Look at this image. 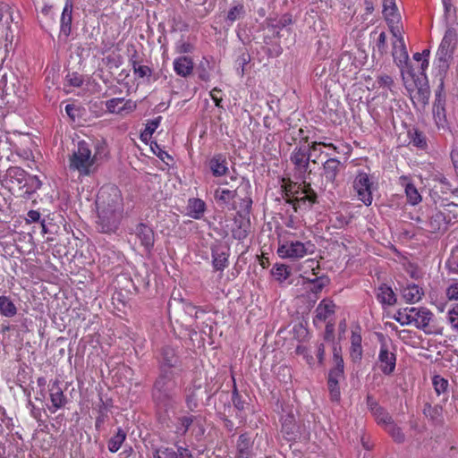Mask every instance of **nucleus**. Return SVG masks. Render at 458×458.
Masks as SVG:
<instances>
[{
	"label": "nucleus",
	"mask_w": 458,
	"mask_h": 458,
	"mask_svg": "<svg viewBox=\"0 0 458 458\" xmlns=\"http://www.w3.org/2000/svg\"><path fill=\"white\" fill-rule=\"evenodd\" d=\"M232 402L233 403L234 408L239 411V416L242 417V412L245 411L249 403H246L244 399H242L235 385L233 390Z\"/></svg>",
	"instance_id": "44"
},
{
	"label": "nucleus",
	"mask_w": 458,
	"mask_h": 458,
	"mask_svg": "<svg viewBox=\"0 0 458 458\" xmlns=\"http://www.w3.org/2000/svg\"><path fill=\"white\" fill-rule=\"evenodd\" d=\"M107 418H108V415H107L106 407L104 402L101 400V404L99 405V409H98V415L96 418V422H95V428L98 431H100L102 426L104 425V423L106 422Z\"/></svg>",
	"instance_id": "52"
},
{
	"label": "nucleus",
	"mask_w": 458,
	"mask_h": 458,
	"mask_svg": "<svg viewBox=\"0 0 458 458\" xmlns=\"http://www.w3.org/2000/svg\"><path fill=\"white\" fill-rule=\"evenodd\" d=\"M245 14V9L243 4H238L237 5L232 7L227 13L226 22L228 25H232L235 21L243 18Z\"/></svg>",
	"instance_id": "39"
},
{
	"label": "nucleus",
	"mask_w": 458,
	"mask_h": 458,
	"mask_svg": "<svg viewBox=\"0 0 458 458\" xmlns=\"http://www.w3.org/2000/svg\"><path fill=\"white\" fill-rule=\"evenodd\" d=\"M312 155L310 153V148H309V144L307 142L300 143L292 152L290 159L291 162L294 165V169L301 175H303L306 173L310 174V162L317 163L316 159H312Z\"/></svg>",
	"instance_id": "6"
},
{
	"label": "nucleus",
	"mask_w": 458,
	"mask_h": 458,
	"mask_svg": "<svg viewBox=\"0 0 458 458\" xmlns=\"http://www.w3.org/2000/svg\"><path fill=\"white\" fill-rule=\"evenodd\" d=\"M124 102L123 98H114L106 102V107L109 113L120 114L121 104Z\"/></svg>",
	"instance_id": "56"
},
{
	"label": "nucleus",
	"mask_w": 458,
	"mask_h": 458,
	"mask_svg": "<svg viewBox=\"0 0 458 458\" xmlns=\"http://www.w3.org/2000/svg\"><path fill=\"white\" fill-rule=\"evenodd\" d=\"M252 443L247 434H242L237 442L235 458H252Z\"/></svg>",
	"instance_id": "26"
},
{
	"label": "nucleus",
	"mask_w": 458,
	"mask_h": 458,
	"mask_svg": "<svg viewBox=\"0 0 458 458\" xmlns=\"http://www.w3.org/2000/svg\"><path fill=\"white\" fill-rule=\"evenodd\" d=\"M380 362V369L386 375H390L395 369V354L390 352L385 343L381 344V348L378 355Z\"/></svg>",
	"instance_id": "14"
},
{
	"label": "nucleus",
	"mask_w": 458,
	"mask_h": 458,
	"mask_svg": "<svg viewBox=\"0 0 458 458\" xmlns=\"http://www.w3.org/2000/svg\"><path fill=\"white\" fill-rule=\"evenodd\" d=\"M377 298L383 305L393 306L396 303V296L390 286L382 284L377 288Z\"/></svg>",
	"instance_id": "27"
},
{
	"label": "nucleus",
	"mask_w": 458,
	"mask_h": 458,
	"mask_svg": "<svg viewBox=\"0 0 458 458\" xmlns=\"http://www.w3.org/2000/svg\"><path fill=\"white\" fill-rule=\"evenodd\" d=\"M42 185L41 181L36 175H30L28 174L26 181L22 186L25 189V194L28 196L34 193L37 190H38Z\"/></svg>",
	"instance_id": "37"
},
{
	"label": "nucleus",
	"mask_w": 458,
	"mask_h": 458,
	"mask_svg": "<svg viewBox=\"0 0 458 458\" xmlns=\"http://www.w3.org/2000/svg\"><path fill=\"white\" fill-rule=\"evenodd\" d=\"M96 158V155L91 154L89 144L81 140L78 142L77 149L69 157V169L78 171L80 175H89Z\"/></svg>",
	"instance_id": "3"
},
{
	"label": "nucleus",
	"mask_w": 458,
	"mask_h": 458,
	"mask_svg": "<svg viewBox=\"0 0 458 458\" xmlns=\"http://www.w3.org/2000/svg\"><path fill=\"white\" fill-rule=\"evenodd\" d=\"M443 408L441 405L432 406L430 403H426L423 408V414L429 418L432 421L439 422L442 420Z\"/></svg>",
	"instance_id": "36"
},
{
	"label": "nucleus",
	"mask_w": 458,
	"mask_h": 458,
	"mask_svg": "<svg viewBox=\"0 0 458 458\" xmlns=\"http://www.w3.org/2000/svg\"><path fill=\"white\" fill-rule=\"evenodd\" d=\"M405 194L407 200L411 205H417L421 201V196L412 183H407L405 186Z\"/></svg>",
	"instance_id": "41"
},
{
	"label": "nucleus",
	"mask_w": 458,
	"mask_h": 458,
	"mask_svg": "<svg viewBox=\"0 0 458 458\" xmlns=\"http://www.w3.org/2000/svg\"><path fill=\"white\" fill-rule=\"evenodd\" d=\"M209 169L216 177L225 175L228 171L226 157L223 154H216L208 162Z\"/></svg>",
	"instance_id": "22"
},
{
	"label": "nucleus",
	"mask_w": 458,
	"mask_h": 458,
	"mask_svg": "<svg viewBox=\"0 0 458 458\" xmlns=\"http://www.w3.org/2000/svg\"><path fill=\"white\" fill-rule=\"evenodd\" d=\"M293 23V15L291 13H284L282 17L276 21V23H271L268 25L274 31L279 33V30L285 28L286 26Z\"/></svg>",
	"instance_id": "47"
},
{
	"label": "nucleus",
	"mask_w": 458,
	"mask_h": 458,
	"mask_svg": "<svg viewBox=\"0 0 458 458\" xmlns=\"http://www.w3.org/2000/svg\"><path fill=\"white\" fill-rule=\"evenodd\" d=\"M451 326L458 331V304H455L448 312Z\"/></svg>",
	"instance_id": "64"
},
{
	"label": "nucleus",
	"mask_w": 458,
	"mask_h": 458,
	"mask_svg": "<svg viewBox=\"0 0 458 458\" xmlns=\"http://www.w3.org/2000/svg\"><path fill=\"white\" fill-rule=\"evenodd\" d=\"M206 209L205 202L200 199H190L188 203V215L194 219L202 217Z\"/></svg>",
	"instance_id": "31"
},
{
	"label": "nucleus",
	"mask_w": 458,
	"mask_h": 458,
	"mask_svg": "<svg viewBox=\"0 0 458 458\" xmlns=\"http://www.w3.org/2000/svg\"><path fill=\"white\" fill-rule=\"evenodd\" d=\"M413 80L417 88V92L414 95L413 99H415L422 107H425L428 104L430 98V89L427 77L423 79H415L414 77Z\"/></svg>",
	"instance_id": "18"
},
{
	"label": "nucleus",
	"mask_w": 458,
	"mask_h": 458,
	"mask_svg": "<svg viewBox=\"0 0 458 458\" xmlns=\"http://www.w3.org/2000/svg\"><path fill=\"white\" fill-rule=\"evenodd\" d=\"M200 388H201L200 385H199V386L193 385L191 387H190L187 390L185 403H186L187 408L191 411H194L198 407L199 398H198L197 392L199 391Z\"/></svg>",
	"instance_id": "35"
},
{
	"label": "nucleus",
	"mask_w": 458,
	"mask_h": 458,
	"mask_svg": "<svg viewBox=\"0 0 458 458\" xmlns=\"http://www.w3.org/2000/svg\"><path fill=\"white\" fill-rule=\"evenodd\" d=\"M372 415L374 416L377 424H380L385 428L394 421L391 415L383 407L378 409V411H374Z\"/></svg>",
	"instance_id": "46"
},
{
	"label": "nucleus",
	"mask_w": 458,
	"mask_h": 458,
	"mask_svg": "<svg viewBox=\"0 0 458 458\" xmlns=\"http://www.w3.org/2000/svg\"><path fill=\"white\" fill-rule=\"evenodd\" d=\"M330 280L327 276H318L314 278V284L311 286L310 291L314 293H320L322 289L329 284Z\"/></svg>",
	"instance_id": "57"
},
{
	"label": "nucleus",
	"mask_w": 458,
	"mask_h": 458,
	"mask_svg": "<svg viewBox=\"0 0 458 458\" xmlns=\"http://www.w3.org/2000/svg\"><path fill=\"white\" fill-rule=\"evenodd\" d=\"M282 432L284 434L287 440L295 439L298 433V428L295 424L293 415H286L282 422Z\"/></svg>",
	"instance_id": "29"
},
{
	"label": "nucleus",
	"mask_w": 458,
	"mask_h": 458,
	"mask_svg": "<svg viewBox=\"0 0 458 458\" xmlns=\"http://www.w3.org/2000/svg\"><path fill=\"white\" fill-rule=\"evenodd\" d=\"M98 226L101 233H114L122 219L123 204L119 189L114 185L100 188L96 199Z\"/></svg>",
	"instance_id": "1"
},
{
	"label": "nucleus",
	"mask_w": 458,
	"mask_h": 458,
	"mask_svg": "<svg viewBox=\"0 0 458 458\" xmlns=\"http://www.w3.org/2000/svg\"><path fill=\"white\" fill-rule=\"evenodd\" d=\"M155 458H193V456L191 451L184 447H178L176 450L165 447L157 450Z\"/></svg>",
	"instance_id": "24"
},
{
	"label": "nucleus",
	"mask_w": 458,
	"mask_h": 458,
	"mask_svg": "<svg viewBox=\"0 0 458 458\" xmlns=\"http://www.w3.org/2000/svg\"><path fill=\"white\" fill-rule=\"evenodd\" d=\"M252 207V199L250 197H245L242 199L240 203V210L237 211L238 214L250 216Z\"/></svg>",
	"instance_id": "59"
},
{
	"label": "nucleus",
	"mask_w": 458,
	"mask_h": 458,
	"mask_svg": "<svg viewBox=\"0 0 458 458\" xmlns=\"http://www.w3.org/2000/svg\"><path fill=\"white\" fill-rule=\"evenodd\" d=\"M333 360L335 367H344V360L342 357L341 346L334 344L333 346Z\"/></svg>",
	"instance_id": "62"
},
{
	"label": "nucleus",
	"mask_w": 458,
	"mask_h": 458,
	"mask_svg": "<svg viewBox=\"0 0 458 458\" xmlns=\"http://www.w3.org/2000/svg\"><path fill=\"white\" fill-rule=\"evenodd\" d=\"M385 429L388 432V434L394 438V440L397 443H403L405 439V436L403 433L402 429L397 427L393 421Z\"/></svg>",
	"instance_id": "48"
},
{
	"label": "nucleus",
	"mask_w": 458,
	"mask_h": 458,
	"mask_svg": "<svg viewBox=\"0 0 458 458\" xmlns=\"http://www.w3.org/2000/svg\"><path fill=\"white\" fill-rule=\"evenodd\" d=\"M251 57L249 52L243 51L237 58L236 64L238 65V73L243 76L246 71L247 64L250 62Z\"/></svg>",
	"instance_id": "49"
},
{
	"label": "nucleus",
	"mask_w": 458,
	"mask_h": 458,
	"mask_svg": "<svg viewBox=\"0 0 458 458\" xmlns=\"http://www.w3.org/2000/svg\"><path fill=\"white\" fill-rule=\"evenodd\" d=\"M209 70H210V64L209 62L204 58L202 61H200L199 66H198V76L201 81H208L209 80Z\"/></svg>",
	"instance_id": "51"
},
{
	"label": "nucleus",
	"mask_w": 458,
	"mask_h": 458,
	"mask_svg": "<svg viewBox=\"0 0 458 458\" xmlns=\"http://www.w3.org/2000/svg\"><path fill=\"white\" fill-rule=\"evenodd\" d=\"M132 69L134 74L137 75L139 78L149 77L152 74V70L148 66L141 65L140 64H139Z\"/></svg>",
	"instance_id": "61"
},
{
	"label": "nucleus",
	"mask_w": 458,
	"mask_h": 458,
	"mask_svg": "<svg viewBox=\"0 0 458 458\" xmlns=\"http://www.w3.org/2000/svg\"><path fill=\"white\" fill-rule=\"evenodd\" d=\"M193 62L191 57L180 56L174 61V70L176 74L182 77H187L193 71Z\"/></svg>",
	"instance_id": "25"
},
{
	"label": "nucleus",
	"mask_w": 458,
	"mask_h": 458,
	"mask_svg": "<svg viewBox=\"0 0 458 458\" xmlns=\"http://www.w3.org/2000/svg\"><path fill=\"white\" fill-rule=\"evenodd\" d=\"M432 383L437 395H440L441 394H444L447 391L448 381L441 376H435L432 379Z\"/></svg>",
	"instance_id": "50"
},
{
	"label": "nucleus",
	"mask_w": 458,
	"mask_h": 458,
	"mask_svg": "<svg viewBox=\"0 0 458 458\" xmlns=\"http://www.w3.org/2000/svg\"><path fill=\"white\" fill-rule=\"evenodd\" d=\"M271 272L279 281L286 280L291 275L290 267L284 264H276Z\"/></svg>",
	"instance_id": "43"
},
{
	"label": "nucleus",
	"mask_w": 458,
	"mask_h": 458,
	"mask_svg": "<svg viewBox=\"0 0 458 458\" xmlns=\"http://www.w3.org/2000/svg\"><path fill=\"white\" fill-rule=\"evenodd\" d=\"M342 167L341 162L336 158H329L323 164V174L327 182L334 183Z\"/></svg>",
	"instance_id": "20"
},
{
	"label": "nucleus",
	"mask_w": 458,
	"mask_h": 458,
	"mask_svg": "<svg viewBox=\"0 0 458 458\" xmlns=\"http://www.w3.org/2000/svg\"><path fill=\"white\" fill-rule=\"evenodd\" d=\"M250 228V216L236 213L234 217V227L232 229V235L236 240L245 239Z\"/></svg>",
	"instance_id": "15"
},
{
	"label": "nucleus",
	"mask_w": 458,
	"mask_h": 458,
	"mask_svg": "<svg viewBox=\"0 0 458 458\" xmlns=\"http://www.w3.org/2000/svg\"><path fill=\"white\" fill-rule=\"evenodd\" d=\"M335 305L333 301L323 300L321 301L315 310L314 323L317 320L325 322L330 316L335 313Z\"/></svg>",
	"instance_id": "23"
},
{
	"label": "nucleus",
	"mask_w": 458,
	"mask_h": 458,
	"mask_svg": "<svg viewBox=\"0 0 458 458\" xmlns=\"http://www.w3.org/2000/svg\"><path fill=\"white\" fill-rule=\"evenodd\" d=\"M350 357L354 362L360 360L362 357L361 336L355 331L352 332Z\"/></svg>",
	"instance_id": "30"
},
{
	"label": "nucleus",
	"mask_w": 458,
	"mask_h": 458,
	"mask_svg": "<svg viewBox=\"0 0 458 458\" xmlns=\"http://www.w3.org/2000/svg\"><path fill=\"white\" fill-rule=\"evenodd\" d=\"M383 14L389 24L397 21L398 14L394 0L383 1Z\"/></svg>",
	"instance_id": "34"
},
{
	"label": "nucleus",
	"mask_w": 458,
	"mask_h": 458,
	"mask_svg": "<svg viewBox=\"0 0 458 458\" xmlns=\"http://www.w3.org/2000/svg\"><path fill=\"white\" fill-rule=\"evenodd\" d=\"M354 190L357 192L359 199L361 200L366 206L372 203L371 194V182L369 174L360 172L357 174L353 182Z\"/></svg>",
	"instance_id": "8"
},
{
	"label": "nucleus",
	"mask_w": 458,
	"mask_h": 458,
	"mask_svg": "<svg viewBox=\"0 0 458 458\" xmlns=\"http://www.w3.org/2000/svg\"><path fill=\"white\" fill-rule=\"evenodd\" d=\"M445 220V216L443 212L437 211L430 217V227L433 231L440 230L441 225Z\"/></svg>",
	"instance_id": "55"
},
{
	"label": "nucleus",
	"mask_w": 458,
	"mask_h": 458,
	"mask_svg": "<svg viewBox=\"0 0 458 458\" xmlns=\"http://www.w3.org/2000/svg\"><path fill=\"white\" fill-rule=\"evenodd\" d=\"M433 114L436 124L438 129L445 128V108H433Z\"/></svg>",
	"instance_id": "58"
},
{
	"label": "nucleus",
	"mask_w": 458,
	"mask_h": 458,
	"mask_svg": "<svg viewBox=\"0 0 458 458\" xmlns=\"http://www.w3.org/2000/svg\"><path fill=\"white\" fill-rule=\"evenodd\" d=\"M377 48L380 55H383L386 53L387 50V45H386V32L382 31L377 38Z\"/></svg>",
	"instance_id": "63"
},
{
	"label": "nucleus",
	"mask_w": 458,
	"mask_h": 458,
	"mask_svg": "<svg viewBox=\"0 0 458 458\" xmlns=\"http://www.w3.org/2000/svg\"><path fill=\"white\" fill-rule=\"evenodd\" d=\"M176 386L174 370L160 371L152 389V399L157 407L167 410L174 405Z\"/></svg>",
	"instance_id": "2"
},
{
	"label": "nucleus",
	"mask_w": 458,
	"mask_h": 458,
	"mask_svg": "<svg viewBox=\"0 0 458 458\" xmlns=\"http://www.w3.org/2000/svg\"><path fill=\"white\" fill-rule=\"evenodd\" d=\"M18 309L10 296L0 295V314L5 318H13Z\"/></svg>",
	"instance_id": "28"
},
{
	"label": "nucleus",
	"mask_w": 458,
	"mask_h": 458,
	"mask_svg": "<svg viewBox=\"0 0 458 458\" xmlns=\"http://www.w3.org/2000/svg\"><path fill=\"white\" fill-rule=\"evenodd\" d=\"M212 264L216 271H224L228 267L230 249L225 244H216L211 247Z\"/></svg>",
	"instance_id": "9"
},
{
	"label": "nucleus",
	"mask_w": 458,
	"mask_h": 458,
	"mask_svg": "<svg viewBox=\"0 0 458 458\" xmlns=\"http://www.w3.org/2000/svg\"><path fill=\"white\" fill-rule=\"evenodd\" d=\"M196 420L195 416H182L178 418V424L176 426V432L180 435H185L193 421Z\"/></svg>",
	"instance_id": "42"
},
{
	"label": "nucleus",
	"mask_w": 458,
	"mask_h": 458,
	"mask_svg": "<svg viewBox=\"0 0 458 458\" xmlns=\"http://www.w3.org/2000/svg\"><path fill=\"white\" fill-rule=\"evenodd\" d=\"M450 272L458 274V246L452 250L450 258L445 263Z\"/></svg>",
	"instance_id": "54"
},
{
	"label": "nucleus",
	"mask_w": 458,
	"mask_h": 458,
	"mask_svg": "<svg viewBox=\"0 0 458 458\" xmlns=\"http://www.w3.org/2000/svg\"><path fill=\"white\" fill-rule=\"evenodd\" d=\"M455 44L456 38L454 30H446L437 52V68L441 71L442 74L443 72H447L449 69V63L453 59Z\"/></svg>",
	"instance_id": "4"
},
{
	"label": "nucleus",
	"mask_w": 458,
	"mask_h": 458,
	"mask_svg": "<svg viewBox=\"0 0 458 458\" xmlns=\"http://www.w3.org/2000/svg\"><path fill=\"white\" fill-rule=\"evenodd\" d=\"M126 438V433L122 429L118 428L117 433L112 437L108 441V450L112 453L117 452L122 444Z\"/></svg>",
	"instance_id": "38"
},
{
	"label": "nucleus",
	"mask_w": 458,
	"mask_h": 458,
	"mask_svg": "<svg viewBox=\"0 0 458 458\" xmlns=\"http://www.w3.org/2000/svg\"><path fill=\"white\" fill-rule=\"evenodd\" d=\"M282 188L284 193V197H290L293 195L298 196L300 194V185L291 181L288 183L283 185Z\"/></svg>",
	"instance_id": "60"
},
{
	"label": "nucleus",
	"mask_w": 458,
	"mask_h": 458,
	"mask_svg": "<svg viewBox=\"0 0 458 458\" xmlns=\"http://www.w3.org/2000/svg\"><path fill=\"white\" fill-rule=\"evenodd\" d=\"M13 21L12 8L7 4H0V24L9 26Z\"/></svg>",
	"instance_id": "45"
},
{
	"label": "nucleus",
	"mask_w": 458,
	"mask_h": 458,
	"mask_svg": "<svg viewBox=\"0 0 458 458\" xmlns=\"http://www.w3.org/2000/svg\"><path fill=\"white\" fill-rule=\"evenodd\" d=\"M408 137L410 139V143H411L414 147H417L420 149L427 148V137L421 131L416 128H411L408 131Z\"/></svg>",
	"instance_id": "33"
},
{
	"label": "nucleus",
	"mask_w": 458,
	"mask_h": 458,
	"mask_svg": "<svg viewBox=\"0 0 458 458\" xmlns=\"http://www.w3.org/2000/svg\"><path fill=\"white\" fill-rule=\"evenodd\" d=\"M344 377V367H334L329 370L327 386L331 399L338 401L340 398L339 381Z\"/></svg>",
	"instance_id": "10"
},
{
	"label": "nucleus",
	"mask_w": 458,
	"mask_h": 458,
	"mask_svg": "<svg viewBox=\"0 0 458 458\" xmlns=\"http://www.w3.org/2000/svg\"><path fill=\"white\" fill-rule=\"evenodd\" d=\"M179 364L180 360L176 351L170 346L164 347L161 352L160 371L164 369L173 370L172 369H177Z\"/></svg>",
	"instance_id": "17"
},
{
	"label": "nucleus",
	"mask_w": 458,
	"mask_h": 458,
	"mask_svg": "<svg viewBox=\"0 0 458 458\" xmlns=\"http://www.w3.org/2000/svg\"><path fill=\"white\" fill-rule=\"evenodd\" d=\"M237 195L236 191L216 189L214 193L215 199L223 204H229Z\"/></svg>",
	"instance_id": "40"
},
{
	"label": "nucleus",
	"mask_w": 458,
	"mask_h": 458,
	"mask_svg": "<svg viewBox=\"0 0 458 458\" xmlns=\"http://www.w3.org/2000/svg\"><path fill=\"white\" fill-rule=\"evenodd\" d=\"M409 312H411V323H415L417 328L423 330L428 334L427 327L432 319L433 313L427 308H410Z\"/></svg>",
	"instance_id": "11"
},
{
	"label": "nucleus",
	"mask_w": 458,
	"mask_h": 458,
	"mask_svg": "<svg viewBox=\"0 0 458 458\" xmlns=\"http://www.w3.org/2000/svg\"><path fill=\"white\" fill-rule=\"evenodd\" d=\"M409 309L399 310L394 316V318L402 326L411 324V312H409Z\"/></svg>",
	"instance_id": "53"
},
{
	"label": "nucleus",
	"mask_w": 458,
	"mask_h": 458,
	"mask_svg": "<svg viewBox=\"0 0 458 458\" xmlns=\"http://www.w3.org/2000/svg\"><path fill=\"white\" fill-rule=\"evenodd\" d=\"M28 173L20 166H11L6 170L5 174L3 176L2 182H5L9 184V187H13L14 185L19 186V188H22Z\"/></svg>",
	"instance_id": "12"
},
{
	"label": "nucleus",
	"mask_w": 458,
	"mask_h": 458,
	"mask_svg": "<svg viewBox=\"0 0 458 458\" xmlns=\"http://www.w3.org/2000/svg\"><path fill=\"white\" fill-rule=\"evenodd\" d=\"M49 391L51 403L53 407L55 408L54 411H52V412H55L57 409H60L66 404L67 399L64 396L62 388L60 387V382L58 380H55L51 384Z\"/></svg>",
	"instance_id": "21"
},
{
	"label": "nucleus",
	"mask_w": 458,
	"mask_h": 458,
	"mask_svg": "<svg viewBox=\"0 0 458 458\" xmlns=\"http://www.w3.org/2000/svg\"><path fill=\"white\" fill-rule=\"evenodd\" d=\"M215 407H216V410L217 411V413L220 416L221 420H223V421H224L225 428L228 431H233L234 429V424L225 415V411L227 409H229V410L231 409L230 397H229V394L227 392H222L219 394L218 403H216L215 405Z\"/></svg>",
	"instance_id": "13"
},
{
	"label": "nucleus",
	"mask_w": 458,
	"mask_h": 458,
	"mask_svg": "<svg viewBox=\"0 0 458 458\" xmlns=\"http://www.w3.org/2000/svg\"><path fill=\"white\" fill-rule=\"evenodd\" d=\"M393 57L396 65L401 68L402 73H403L404 68L406 69L407 73L414 78L415 72L409 62V55L406 49V46L404 43V39L403 37L399 36L397 38L396 42L394 43L393 46Z\"/></svg>",
	"instance_id": "7"
},
{
	"label": "nucleus",
	"mask_w": 458,
	"mask_h": 458,
	"mask_svg": "<svg viewBox=\"0 0 458 458\" xmlns=\"http://www.w3.org/2000/svg\"><path fill=\"white\" fill-rule=\"evenodd\" d=\"M403 299L411 303H414L419 301L421 297L423 296L424 293L421 288H420L417 284H408L407 287H405L403 290Z\"/></svg>",
	"instance_id": "32"
},
{
	"label": "nucleus",
	"mask_w": 458,
	"mask_h": 458,
	"mask_svg": "<svg viewBox=\"0 0 458 458\" xmlns=\"http://www.w3.org/2000/svg\"><path fill=\"white\" fill-rule=\"evenodd\" d=\"M314 247L310 242H301L300 241H284L280 243L277 249V254L282 259H299L311 253L310 248Z\"/></svg>",
	"instance_id": "5"
},
{
	"label": "nucleus",
	"mask_w": 458,
	"mask_h": 458,
	"mask_svg": "<svg viewBox=\"0 0 458 458\" xmlns=\"http://www.w3.org/2000/svg\"><path fill=\"white\" fill-rule=\"evenodd\" d=\"M137 237L140 239L141 245L148 253L152 250L155 242V233L153 229L145 225L139 224L135 230Z\"/></svg>",
	"instance_id": "16"
},
{
	"label": "nucleus",
	"mask_w": 458,
	"mask_h": 458,
	"mask_svg": "<svg viewBox=\"0 0 458 458\" xmlns=\"http://www.w3.org/2000/svg\"><path fill=\"white\" fill-rule=\"evenodd\" d=\"M73 4L71 0H66L60 19V32L68 38L72 31Z\"/></svg>",
	"instance_id": "19"
}]
</instances>
